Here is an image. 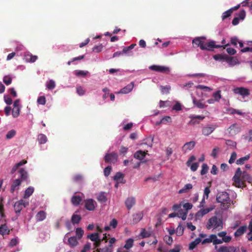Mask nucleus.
Listing matches in <instances>:
<instances>
[{
	"instance_id": "nucleus-40",
	"label": "nucleus",
	"mask_w": 252,
	"mask_h": 252,
	"mask_svg": "<svg viewBox=\"0 0 252 252\" xmlns=\"http://www.w3.org/2000/svg\"><path fill=\"white\" fill-rule=\"evenodd\" d=\"M46 88L49 90H53L56 87L55 82L53 80H50L46 84Z\"/></svg>"
},
{
	"instance_id": "nucleus-61",
	"label": "nucleus",
	"mask_w": 252,
	"mask_h": 252,
	"mask_svg": "<svg viewBox=\"0 0 252 252\" xmlns=\"http://www.w3.org/2000/svg\"><path fill=\"white\" fill-rule=\"evenodd\" d=\"M118 225V221L116 219H113L110 222L109 225L113 228H115Z\"/></svg>"
},
{
	"instance_id": "nucleus-49",
	"label": "nucleus",
	"mask_w": 252,
	"mask_h": 252,
	"mask_svg": "<svg viewBox=\"0 0 252 252\" xmlns=\"http://www.w3.org/2000/svg\"><path fill=\"white\" fill-rule=\"evenodd\" d=\"M209 167L207 164L204 163L202 165V169L200 172V174L201 175H203L206 174L208 171Z\"/></svg>"
},
{
	"instance_id": "nucleus-10",
	"label": "nucleus",
	"mask_w": 252,
	"mask_h": 252,
	"mask_svg": "<svg viewBox=\"0 0 252 252\" xmlns=\"http://www.w3.org/2000/svg\"><path fill=\"white\" fill-rule=\"evenodd\" d=\"M96 202L92 199L85 200V207L89 211H94L95 208Z\"/></svg>"
},
{
	"instance_id": "nucleus-63",
	"label": "nucleus",
	"mask_w": 252,
	"mask_h": 252,
	"mask_svg": "<svg viewBox=\"0 0 252 252\" xmlns=\"http://www.w3.org/2000/svg\"><path fill=\"white\" fill-rule=\"evenodd\" d=\"M245 139L249 141H252V130H250L248 133L245 135Z\"/></svg>"
},
{
	"instance_id": "nucleus-35",
	"label": "nucleus",
	"mask_w": 252,
	"mask_h": 252,
	"mask_svg": "<svg viewBox=\"0 0 252 252\" xmlns=\"http://www.w3.org/2000/svg\"><path fill=\"white\" fill-rule=\"evenodd\" d=\"M250 158V155H248L244 157H242L236 160V164L241 165L244 164L246 161Z\"/></svg>"
},
{
	"instance_id": "nucleus-13",
	"label": "nucleus",
	"mask_w": 252,
	"mask_h": 252,
	"mask_svg": "<svg viewBox=\"0 0 252 252\" xmlns=\"http://www.w3.org/2000/svg\"><path fill=\"white\" fill-rule=\"evenodd\" d=\"M228 130L231 135H235L240 131V128L237 124H234L229 127Z\"/></svg>"
},
{
	"instance_id": "nucleus-57",
	"label": "nucleus",
	"mask_w": 252,
	"mask_h": 252,
	"mask_svg": "<svg viewBox=\"0 0 252 252\" xmlns=\"http://www.w3.org/2000/svg\"><path fill=\"white\" fill-rule=\"evenodd\" d=\"M213 58L216 61H224V55L217 54L213 56Z\"/></svg>"
},
{
	"instance_id": "nucleus-52",
	"label": "nucleus",
	"mask_w": 252,
	"mask_h": 252,
	"mask_svg": "<svg viewBox=\"0 0 252 252\" xmlns=\"http://www.w3.org/2000/svg\"><path fill=\"white\" fill-rule=\"evenodd\" d=\"M184 233V228L181 225H179L176 229V234L178 236H182Z\"/></svg>"
},
{
	"instance_id": "nucleus-29",
	"label": "nucleus",
	"mask_w": 252,
	"mask_h": 252,
	"mask_svg": "<svg viewBox=\"0 0 252 252\" xmlns=\"http://www.w3.org/2000/svg\"><path fill=\"white\" fill-rule=\"evenodd\" d=\"M200 242H201V239L200 238H196L194 241L191 242L189 245V249L190 250H193L196 246L199 244Z\"/></svg>"
},
{
	"instance_id": "nucleus-21",
	"label": "nucleus",
	"mask_w": 252,
	"mask_h": 252,
	"mask_svg": "<svg viewBox=\"0 0 252 252\" xmlns=\"http://www.w3.org/2000/svg\"><path fill=\"white\" fill-rule=\"evenodd\" d=\"M224 61L227 62L230 65H234L238 63V59L236 57H229L224 55Z\"/></svg>"
},
{
	"instance_id": "nucleus-24",
	"label": "nucleus",
	"mask_w": 252,
	"mask_h": 252,
	"mask_svg": "<svg viewBox=\"0 0 252 252\" xmlns=\"http://www.w3.org/2000/svg\"><path fill=\"white\" fill-rule=\"evenodd\" d=\"M247 225L241 226L234 233V236L235 237H238L244 234L247 230Z\"/></svg>"
},
{
	"instance_id": "nucleus-14",
	"label": "nucleus",
	"mask_w": 252,
	"mask_h": 252,
	"mask_svg": "<svg viewBox=\"0 0 252 252\" xmlns=\"http://www.w3.org/2000/svg\"><path fill=\"white\" fill-rule=\"evenodd\" d=\"M216 126H205L202 128V134L205 136H208L211 134L215 129Z\"/></svg>"
},
{
	"instance_id": "nucleus-12",
	"label": "nucleus",
	"mask_w": 252,
	"mask_h": 252,
	"mask_svg": "<svg viewBox=\"0 0 252 252\" xmlns=\"http://www.w3.org/2000/svg\"><path fill=\"white\" fill-rule=\"evenodd\" d=\"M205 39L206 37L204 36L196 37L192 40V43L197 45L198 47H199L202 50V47L204 46V41L203 40H205Z\"/></svg>"
},
{
	"instance_id": "nucleus-20",
	"label": "nucleus",
	"mask_w": 252,
	"mask_h": 252,
	"mask_svg": "<svg viewBox=\"0 0 252 252\" xmlns=\"http://www.w3.org/2000/svg\"><path fill=\"white\" fill-rule=\"evenodd\" d=\"M24 59L27 62L34 63L38 59V57L30 53H27L25 54Z\"/></svg>"
},
{
	"instance_id": "nucleus-38",
	"label": "nucleus",
	"mask_w": 252,
	"mask_h": 252,
	"mask_svg": "<svg viewBox=\"0 0 252 252\" xmlns=\"http://www.w3.org/2000/svg\"><path fill=\"white\" fill-rule=\"evenodd\" d=\"M21 107H13L12 110V116L14 118H17L20 115Z\"/></svg>"
},
{
	"instance_id": "nucleus-9",
	"label": "nucleus",
	"mask_w": 252,
	"mask_h": 252,
	"mask_svg": "<svg viewBox=\"0 0 252 252\" xmlns=\"http://www.w3.org/2000/svg\"><path fill=\"white\" fill-rule=\"evenodd\" d=\"M149 69L157 72H166L169 71V68L167 67L158 65H152L149 66Z\"/></svg>"
},
{
	"instance_id": "nucleus-55",
	"label": "nucleus",
	"mask_w": 252,
	"mask_h": 252,
	"mask_svg": "<svg viewBox=\"0 0 252 252\" xmlns=\"http://www.w3.org/2000/svg\"><path fill=\"white\" fill-rule=\"evenodd\" d=\"M225 143L227 146L232 148H236V142L231 140H226Z\"/></svg>"
},
{
	"instance_id": "nucleus-27",
	"label": "nucleus",
	"mask_w": 252,
	"mask_h": 252,
	"mask_svg": "<svg viewBox=\"0 0 252 252\" xmlns=\"http://www.w3.org/2000/svg\"><path fill=\"white\" fill-rule=\"evenodd\" d=\"M82 200V197L79 195H73L71 198V203L75 206L78 205Z\"/></svg>"
},
{
	"instance_id": "nucleus-37",
	"label": "nucleus",
	"mask_w": 252,
	"mask_h": 252,
	"mask_svg": "<svg viewBox=\"0 0 252 252\" xmlns=\"http://www.w3.org/2000/svg\"><path fill=\"white\" fill-rule=\"evenodd\" d=\"M192 188V185L191 184H186L184 187L179 190V193L181 194L183 193L187 192L188 190Z\"/></svg>"
},
{
	"instance_id": "nucleus-23",
	"label": "nucleus",
	"mask_w": 252,
	"mask_h": 252,
	"mask_svg": "<svg viewBox=\"0 0 252 252\" xmlns=\"http://www.w3.org/2000/svg\"><path fill=\"white\" fill-rule=\"evenodd\" d=\"M143 214L142 212H138L132 215V221L133 223H137L142 219Z\"/></svg>"
},
{
	"instance_id": "nucleus-28",
	"label": "nucleus",
	"mask_w": 252,
	"mask_h": 252,
	"mask_svg": "<svg viewBox=\"0 0 252 252\" xmlns=\"http://www.w3.org/2000/svg\"><path fill=\"white\" fill-rule=\"evenodd\" d=\"M218 247L215 246L217 252H232V246H221L217 249Z\"/></svg>"
},
{
	"instance_id": "nucleus-11",
	"label": "nucleus",
	"mask_w": 252,
	"mask_h": 252,
	"mask_svg": "<svg viewBox=\"0 0 252 252\" xmlns=\"http://www.w3.org/2000/svg\"><path fill=\"white\" fill-rule=\"evenodd\" d=\"M195 142L194 141H191L189 142L186 143L182 148V151L186 153L188 151H190L193 149L195 145Z\"/></svg>"
},
{
	"instance_id": "nucleus-44",
	"label": "nucleus",
	"mask_w": 252,
	"mask_h": 252,
	"mask_svg": "<svg viewBox=\"0 0 252 252\" xmlns=\"http://www.w3.org/2000/svg\"><path fill=\"white\" fill-rule=\"evenodd\" d=\"M236 17L239 18L240 20H244L246 16V12L244 10H241L238 13L236 14Z\"/></svg>"
},
{
	"instance_id": "nucleus-41",
	"label": "nucleus",
	"mask_w": 252,
	"mask_h": 252,
	"mask_svg": "<svg viewBox=\"0 0 252 252\" xmlns=\"http://www.w3.org/2000/svg\"><path fill=\"white\" fill-rule=\"evenodd\" d=\"M215 234H211L209 235V237L206 239H204L203 241H201V243L202 245H204L207 243H214V239L212 236H214Z\"/></svg>"
},
{
	"instance_id": "nucleus-47",
	"label": "nucleus",
	"mask_w": 252,
	"mask_h": 252,
	"mask_svg": "<svg viewBox=\"0 0 252 252\" xmlns=\"http://www.w3.org/2000/svg\"><path fill=\"white\" fill-rule=\"evenodd\" d=\"M75 233L78 239H80L84 234V230L81 228L78 227L76 229Z\"/></svg>"
},
{
	"instance_id": "nucleus-15",
	"label": "nucleus",
	"mask_w": 252,
	"mask_h": 252,
	"mask_svg": "<svg viewBox=\"0 0 252 252\" xmlns=\"http://www.w3.org/2000/svg\"><path fill=\"white\" fill-rule=\"evenodd\" d=\"M136 203L135 198L134 197H128L125 201V205L128 210H130Z\"/></svg>"
},
{
	"instance_id": "nucleus-3",
	"label": "nucleus",
	"mask_w": 252,
	"mask_h": 252,
	"mask_svg": "<svg viewBox=\"0 0 252 252\" xmlns=\"http://www.w3.org/2000/svg\"><path fill=\"white\" fill-rule=\"evenodd\" d=\"M216 200L218 202L223 204V206L225 208H228L230 205L229 195L226 191L218 192L217 195Z\"/></svg>"
},
{
	"instance_id": "nucleus-17",
	"label": "nucleus",
	"mask_w": 252,
	"mask_h": 252,
	"mask_svg": "<svg viewBox=\"0 0 252 252\" xmlns=\"http://www.w3.org/2000/svg\"><path fill=\"white\" fill-rule=\"evenodd\" d=\"M134 87V83L131 82L127 86L122 89L118 93L126 94L130 92Z\"/></svg>"
},
{
	"instance_id": "nucleus-53",
	"label": "nucleus",
	"mask_w": 252,
	"mask_h": 252,
	"mask_svg": "<svg viewBox=\"0 0 252 252\" xmlns=\"http://www.w3.org/2000/svg\"><path fill=\"white\" fill-rule=\"evenodd\" d=\"M46 100L44 96H41L38 97L37 102L41 105H45L46 104Z\"/></svg>"
},
{
	"instance_id": "nucleus-25",
	"label": "nucleus",
	"mask_w": 252,
	"mask_h": 252,
	"mask_svg": "<svg viewBox=\"0 0 252 252\" xmlns=\"http://www.w3.org/2000/svg\"><path fill=\"white\" fill-rule=\"evenodd\" d=\"M10 230L8 228L6 224H1L0 226V234L2 235L9 234Z\"/></svg>"
},
{
	"instance_id": "nucleus-36",
	"label": "nucleus",
	"mask_w": 252,
	"mask_h": 252,
	"mask_svg": "<svg viewBox=\"0 0 252 252\" xmlns=\"http://www.w3.org/2000/svg\"><path fill=\"white\" fill-rule=\"evenodd\" d=\"M81 220L80 215L73 214L71 217V222L73 224H78Z\"/></svg>"
},
{
	"instance_id": "nucleus-7",
	"label": "nucleus",
	"mask_w": 252,
	"mask_h": 252,
	"mask_svg": "<svg viewBox=\"0 0 252 252\" xmlns=\"http://www.w3.org/2000/svg\"><path fill=\"white\" fill-rule=\"evenodd\" d=\"M118 159V155L115 152L106 154L104 157V160L106 163H115Z\"/></svg>"
},
{
	"instance_id": "nucleus-33",
	"label": "nucleus",
	"mask_w": 252,
	"mask_h": 252,
	"mask_svg": "<svg viewBox=\"0 0 252 252\" xmlns=\"http://www.w3.org/2000/svg\"><path fill=\"white\" fill-rule=\"evenodd\" d=\"M68 242L69 245L72 247L76 246L78 243L76 238L74 236L69 238L68 239Z\"/></svg>"
},
{
	"instance_id": "nucleus-48",
	"label": "nucleus",
	"mask_w": 252,
	"mask_h": 252,
	"mask_svg": "<svg viewBox=\"0 0 252 252\" xmlns=\"http://www.w3.org/2000/svg\"><path fill=\"white\" fill-rule=\"evenodd\" d=\"M214 99L216 101H219L221 98L220 91H218L213 94Z\"/></svg>"
},
{
	"instance_id": "nucleus-54",
	"label": "nucleus",
	"mask_w": 252,
	"mask_h": 252,
	"mask_svg": "<svg viewBox=\"0 0 252 252\" xmlns=\"http://www.w3.org/2000/svg\"><path fill=\"white\" fill-rule=\"evenodd\" d=\"M83 176L80 174H77L73 176V180L75 182H81L83 180Z\"/></svg>"
},
{
	"instance_id": "nucleus-19",
	"label": "nucleus",
	"mask_w": 252,
	"mask_h": 252,
	"mask_svg": "<svg viewBox=\"0 0 252 252\" xmlns=\"http://www.w3.org/2000/svg\"><path fill=\"white\" fill-rule=\"evenodd\" d=\"M147 154L148 151H143L139 150L136 151L134 154V157L137 159L142 160Z\"/></svg>"
},
{
	"instance_id": "nucleus-16",
	"label": "nucleus",
	"mask_w": 252,
	"mask_h": 252,
	"mask_svg": "<svg viewBox=\"0 0 252 252\" xmlns=\"http://www.w3.org/2000/svg\"><path fill=\"white\" fill-rule=\"evenodd\" d=\"M21 182L20 179H17L13 181L10 189L11 193H13L15 190L19 189V187L21 185Z\"/></svg>"
},
{
	"instance_id": "nucleus-8",
	"label": "nucleus",
	"mask_w": 252,
	"mask_h": 252,
	"mask_svg": "<svg viewBox=\"0 0 252 252\" xmlns=\"http://www.w3.org/2000/svg\"><path fill=\"white\" fill-rule=\"evenodd\" d=\"M189 118L190 119V121L189 122V124L194 125L195 124H199L200 121L203 120L205 117L201 115H190Z\"/></svg>"
},
{
	"instance_id": "nucleus-43",
	"label": "nucleus",
	"mask_w": 252,
	"mask_h": 252,
	"mask_svg": "<svg viewBox=\"0 0 252 252\" xmlns=\"http://www.w3.org/2000/svg\"><path fill=\"white\" fill-rule=\"evenodd\" d=\"M16 131L14 129L9 130L6 135L7 139H10L15 136Z\"/></svg>"
},
{
	"instance_id": "nucleus-5",
	"label": "nucleus",
	"mask_w": 252,
	"mask_h": 252,
	"mask_svg": "<svg viewBox=\"0 0 252 252\" xmlns=\"http://www.w3.org/2000/svg\"><path fill=\"white\" fill-rule=\"evenodd\" d=\"M29 205V202L23 199H21L15 203L14 209L15 213L19 215L21 211L23 208L27 207Z\"/></svg>"
},
{
	"instance_id": "nucleus-1",
	"label": "nucleus",
	"mask_w": 252,
	"mask_h": 252,
	"mask_svg": "<svg viewBox=\"0 0 252 252\" xmlns=\"http://www.w3.org/2000/svg\"><path fill=\"white\" fill-rule=\"evenodd\" d=\"M233 184L238 188L246 187L245 182L252 185V177L247 172H242L240 168H238L233 177Z\"/></svg>"
},
{
	"instance_id": "nucleus-31",
	"label": "nucleus",
	"mask_w": 252,
	"mask_h": 252,
	"mask_svg": "<svg viewBox=\"0 0 252 252\" xmlns=\"http://www.w3.org/2000/svg\"><path fill=\"white\" fill-rule=\"evenodd\" d=\"M97 200L100 203H105L107 201L106 194L104 192H100L97 197Z\"/></svg>"
},
{
	"instance_id": "nucleus-50",
	"label": "nucleus",
	"mask_w": 252,
	"mask_h": 252,
	"mask_svg": "<svg viewBox=\"0 0 252 252\" xmlns=\"http://www.w3.org/2000/svg\"><path fill=\"white\" fill-rule=\"evenodd\" d=\"M232 14L231 9H228V10L225 11L222 13V19L224 20V19L229 17Z\"/></svg>"
},
{
	"instance_id": "nucleus-46",
	"label": "nucleus",
	"mask_w": 252,
	"mask_h": 252,
	"mask_svg": "<svg viewBox=\"0 0 252 252\" xmlns=\"http://www.w3.org/2000/svg\"><path fill=\"white\" fill-rule=\"evenodd\" d=\"M172 122L171 118L170 116H165L163 117L158 123L159 124H166L167 123H171Z\"/></svg>"
},
{
	"instance_id": "nucleus-18",
	"label": "nucleus",
	"mask_w": 252,
	"mask_h": 252,
	"mask_svg": "<svg viewBox=\"0 0 252 252\" xmlns=\"http://www.w3.org/2000/svg\"><path fill=\"white\" fill-rule=\"evenodd\" d=\"M47 216V213L44 211H39L35 215V218L36 222L44 220Z\"/></svg>"
},
{
	"instance_id": "nucleus-34",
	"label": "nucleus",
	"mask_w": 252,
	"mask_h": 252,
	"mask_svg": "<svg viewBox=\"0 0 252 252\" xmlns=\"http://www.w3.org/2000/svg\"><path fill=\"white\" fill-rule=\"evenodd\" d=\"M37 140L39 144H43L47 142V138L45 135L40 134L38 136Z\"/></svg>"
},
{
	"instance_id": "nucleus-42",
	"label": "nucleus",
	"mask_w": 252,
	"mask_h": 252,
	"mask_svg": "<svg viewBox=\"0 0 252 252\" xmlns=\"http://www.w3.org/2000/svg\"><path fill=\"white\" fill-rule=\"evenodd\" d=\"M133 240L131 238H129L126 241L124 248L127 250H128L133 246Z\"/></svg>"
},
{
	"instance_id": "nucleus-58",
	"label": "nucleus",
	"mask_w": 252,
	"mask_h": 252,
	"mask_svg": "<svg viewBox=\"0 0 252 252\" xmlns=\"http://www.w3.org/2000/svg\"><path fill=\"white\" fill-rule=\"evenodd\" d=\"M236 158H237L236 153L235 152H233L231 155L230 159H229V161H228L229 163L230 164L233 163L235 161V160H236Z\"/></svg>"
},
{
	"instance_id": "nucleus-32",
	"label": "nucleus",
	"mask_w": 252,
	"mask_h": 252,
	"mask_svg": "<svg viewBox=\"0 0 252 252\" xmlns=\"http://www.w3.org/2000/svg\"><path fill=\"white\" fill-rule=\"evenodd\" d=\"M19 173H20V180H21V181L27 180V179L28 178V173L24 168L20 169V170H19Z\"/></svg>"
},
{
	"instance_id": "nucleus-6",
	"label": "nucleus",
	"mask_w": 252,
	"mask_h": 252,
	"mask_svg": "<svg viewBox=\"0 0 252 252\" xmlns=\"http://www.w3.org/2000/svg\"><path fill=\"white\" fill-rule=\"evenodd\" d=\"M223 46L220 45H217L215 44V41H211L208 42L204 43V46L202 47V50L212 51L214 48H220L222 47Z\"/></svg>"
},
{
	"instance_id": "nucleus-56",
	"label": "nucleus",
	"mask_w": 252,
	"mask_h": 252,
	"mask_svg": "<svg viewBox=\"0 0 252 252\" xmlns=\"http://www.w3.org/2000/svg\"><path fill=\"white\" fill-rule=\"evenodd\" d=\"M3 81L6 85H8L11 83L12 79L10 76H5L3 78Z\"/></svg>"
},
{
	"instance_id": "nucleus-26",
	"label": "nucleus",
	"mask_w": 252,
	"mask_h": 252,
	"mask_svg": "<svg viewBox=\"0 0 252 252\" xmlns=\"http://www.w3.org/2000/svg\"><path fill=\"white\" fill-rule=\"evenodd\" d=\"M193 103L197 107L200 109H203L207 107L205 103L202 102V101L201 100H198L196 98H194L193 99Z\"/></svg>"
},
{
	"instance_id": "nucleus-39",
	"label": "nucleus",
	"mask_w": 252,
	"mask_h": 252,
	"mask_svg": "<svg viewBox=\"0 0 252 252\" xmlns=\"http://www.w3.org/2000/svg\"><path fill=\"white\" fill-rule=\"evenodd\" d=\"M187 212L181 209L179 210L178 213H177V216L179 218H181L183 220H184L187 218Z\"/></svg>"
},
{
	"instance_id": "nucleus-30",
	"label": "nucleus",
	"mask_w": 252,
	"mask_h": 252,
	"mask_svg": "<svg viewBox=\"0 0 252 252\" xmlns=\"http://www.w3.org/2000/svg\"><path fill=\"white\" fill-rule=\"evenodd\" d=\"M34 188L32 187H30L28 188H27L24 193V198H29L32 194L33 193L34 191Z\"/></svg>"
},
{
	"instance_id": "nucleus-59",
	"label": "nucleus",
	"mask_w": 252,
	"mask_h": 252,
	"mask_svg": "<svg viewBox=\"0 0 252 252\" xmlns=\"http://www.w3.org/2000/svg\"><path fill=\"white\" fill-rule=\"evenodd\" d=\"M164 241L167 244L170 245L172 243L173 239L171 236L166 235L164 238Z\"/></svg>"
},
{
	"instance_id": "nucleus-60",
	"label": "nucleus",
	"mask_w": 252,
	"mask_h": 252,
	"mask_svg": "<svg viewBox=\"0 0 252 252\" xmlns=\"http://www.w3.org/2000/svg\"><path fill=\"white\" fill-rule=\"evenodd\" d=\"M229 110L230 111V113L231 114H237L239 115H243V113L242 112V111L239 110H237V109L231 108V109H229Z\"/></svg>"
},
{
	"instance_id": "nucleus-51",
	"label": "nucleus",
	"mask_w": 252,
	"mask_h": 252,
	"mask_svg": "<svg viewBox=\"0 0 252 252\" xmlns=\"http://www.w3.org/2000/svg\"><path fill=\"white\" fill-rule=\"evenodd\" d=\"M135 46H136V44H131L129 46L125 47L123 48V50L122 51V53H127L129 51H130V50H132V49H133L134 47Z\"/></svg>"
},
{
	"instance_id": "nucleus-22",
	"label": "nucleus",
	"mask_w": 252,
	"mask_h": 252,
	"mask_svg": "<svg viewBox=\"0 0 252 252\" xmlns=\"http://www.w3.org/2000/svg\"><path fill=\"white\" fill-rule=\"evenodd\" d=\"M213 209L214 208L212 207L206 208L205 209H202L197 212L196 215L197 217H202L206 214H208V213L212 211Z\"/></svg>"
},
{
	"instance_id": "nucleus-2",
	"label": "nucleus",
	"mask_w": 252,
	"mask_h": 252,
	"mask_svg": "<svg viewBox=\"0 0 252 252\" xmlns=\"http://www.w3.org/2000/svg\"><path fill=\"white\" fill-rule=\"evenodd\" d=\"M206 228L208 230L213 229L220 230L223 228L222 220L216 216L211 217L206 224Z\"/></svg>"
},
{
	"instance_id": "nucleus-64",
	"label": "nucleus",
	"mask_w": 252,
	"mask_h": 252,
	"mask_svg": "<svg viewBox=\"0 0 252 252\" xmlns=\"http://www.w3.org/2000/svg\"><path fill=\"white\" fill-rule=\"evenodd\" d=\"M124 175L121 172H117L114 177V180L119 181L121 179H123Z\"/></svg>"
},
{
	"instance_id": "nucleus-62",
	"label": "nucleus",
	"mask_w": 252,
	"mask_h": 252,
	"mask_svg": "<svg viewBox=\"0 0 252 252\" xmlns=\"http://www.w3.org/2000/svg\"><path fill=\"white\" fill-rule=\"evenodd\" d=\"M76 91H77V93H78V94L80 95H83L85 93V91L84 90L83 87H82L81 86H79V87H77Z\"/></svg>"
},
{
	"instance_id": "nucleus-45",
	"label": "nucleus",
	"mask_w": 252,
	"mask_h": 252,
	"mask_svg": "<svg viewBox=\"0 0 252 252\" xmlns=\"http://www.w3.org/2000/svg\"><path fill=\"white\" fill-rule=\"evenodd\" d=\"M88 238L91 241L94 242L99 239L98 234V233H92L88 235Z\"/></svg>"
},
{
	"instance_id": "nucleus-4",
	"label": "nucleus",
	"mask_w": 252,
	"mask_h": 252,
	"mask_svg": "<svg viewBox=\"0 0 252 252\" xmlns=\"http://www.w3.org/2000/svg\"><path fill=\"white\" fill-rule=\"evenodd\" d=\"M232 91L235 94H239L242 96L243 98L248 96L250 94V90L243 87L234 88Z\"/></svg>"
}]
</instances>
